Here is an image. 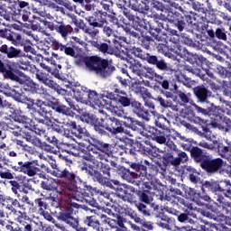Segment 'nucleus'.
<instances>
[{
  "label": "nucleus",
  "mask_w": 231,
  "mask_h": 231,
  "mask_svg": "<svg viewBox=\"0 0 231 231\" xmlns=\"http://www.w3.org/2000/svg\"><path fill=\"white\" fill-rule=\"evenodd\" d=\"M56 192L63 198H69L80 203H88L90 207H97V201L91 198L93 187L88 185V182H85V186L80 183L61 182V188L57 189Z\"/></svg>",
  "instance_id": "1"
},
{
  "label": "nucleus",
  "mask_w": 231,
  "mask_h": 231,
  "mask_svg": "<svg viewBox=\"0 0 231 231\" xmlns=\"http://www.w3.org/2000/svg\"><path fill=\"white\" fill-rule=\"evenodd\" d=\"M191 106L197 113L208 115L212 120L210 125L215 129H219V131H223V133H228V131H230V118L225 116V111L221 106H215L214 104H212L210 108L205 109L195 103L191 104Z\"/></svg>",
  "instance_id": "2"
},
{
  "label": "nucleus",
  "mask_w": 231,
  "mask_h": 231,
  "mask_svg": "<svg viewBox=\"0 0 231 231\" xmlns=\"http://www.w3.org/2000/svg\"><path fill=\"white\" fill-rule=\"evenodd\" d=\"M79 62L85 64L88 71H92L97 77H100V79H107V77H111L113 71L116 69L114 66L109 65L107 60H104L98 56L83 57L80 58Z\"/></svg>",
  "instance_id": "3"
},
{
  "label": "nucleus",
  "mask_w": 231,
  "mask_h": 231,
  "mask_svg": "<svg viewBox=\"0 0 231 231\" xmlns=\"http://www.w3.org/2000/svg\"><path fill=\"white\" fill-rule=\"evenodd\" d=\"M159 199L161 201H167L166 207L164 210L168 212V214H171L172 216H177V219L180 223H189L190 225L194 224V220H192L189 215L185 213H180L178 209L182 208V207H186V208H191L190 204L187 203L184 199L180 197H169L165 195H160Z\"/></svg>",
  "instance_id": "4"
},
{
  "label": "nucleus",
  "mask_w": 231,
  "mask_h": 231,
  "mask_svg": "<svg viewBox=\"0 0 231 231\" xmlns=\"http://www.w3.org/2000/svg\"><path fill=\"white\" fill-rule=\"evenodd\" d=\"M176 14L171 10H164L162 14H153V21L150 23V33H160L162 30H169V23H173Z\"/></svg>",
  "instance_id": "5"
},
{
  "label": "nucleus",
  "mask_w": 231,
  "mask_h": 231,
  "mask_svg": "<svg viewBox=\"0 0 231 231\" xmlns=\"http://www.w3.org/2000/svg\"><path fill=\"white\" fill-rule=\"evenodd\" d=\"M185 17L181 15H178L174 21L172 22L173 24H175L176 28L179 30V32H183L185 30V27L187 26V23L189 24H198V26H200L202 28L203 32L204 30H207L208 28V25L203 23H205V16H201L200 14L190 13V14H184ZM187 21V23H185Z\"/></svg>",
  "instance_id": "6"
},
{
  "label": "nucleus",
  "mask_w": 231,
  "mask_h": 231,
  "mask_svg": "<svg viewBox=\"0 0 231 231\" xmlns=\"http://www.w3.org/2000/svg\"><path fill=\"white\" fill-rule=\"evenodd\" d=\"M151 35L158 41L157 51L159 53H162L164 57H168V59H171L172 60H176L178 55L181 56V50L178 49V47L172 48L167 46V39L162 36L160 32H153Z\"/></svg>",
  "instance_id": "7"
},
{
  "label": "nucleus",
  "mask_w": 231,
  "mask_h": 231,
  "mask_svg": "<svg viewBox=\"0 0 231 231\" xmlns=\"http://www.w3.org/2000/svg\"><path fill=\"white\" fill-rule=\"evenodd\" d=\"M87 162H90V163L94 164L96 169L101 171V172L108 176V178H111V167L107 164V162H109V152L94 153L88 157Z\"/></svg>",
  "instance_id": "8"
},
{
  "label": "nucleus",
  "mask_w": 231,
  "mask_h": 231,
  "mask_svg": "<svg viewBox=\"0 0 231 231\" xmlns=\"http://www.w3.org/2000/svg\"><path fill=\"white\" fill-rule=\"evenodd\" d=\"M14 122H18V124H23L25 129L33 131V133H35V134H37L38 136L45 138L48 134V133H46V127L39 124H35L31 118L21 114L14 116Z\"/></svg>",
  "instance_id": "9"
},
{
  "label": "nucleus",
  "mask_w": 231,
  "mask_h": 231,
  "mask_svg": "<svg viewBox=\"0 0 231 231\" xmlns=\"http://www.w3.org/2000/svg\"><path fill=\"white\" fill-rule=\"evenodd\" d=\"M85 142H88L90 145L93 147H96L97 150L92 149L88 153H86L83 158L84 160L88 161V158L93 156L94 154H106V152H111V150H109V143H106L104 142L98 141L97 138L90 137L88 135L87 139H85Z\"/></svg>",
  "instance_id": "10"
},
{
  "label": "nucleus",
  "mask_w": 231,
  "mask_h": 231,
  "mask_svg": "<svg viewBox=\"0 0 231 231\" xmlns=\"http://www.w3.org/2000/svg\"><path fill=\"white\" fill-rule=\"evenodd\" d=\"M22 86L23 91L30 93V95H43L44 97L48 95V91H46L44 87L40 86L39 83L33 81V79L27 75H24Z\"/></svg>",
  "instance_id": "11"
},
{
  "label": "nucleus",
  "mask_w": 231,
  "mask_h": 231,
  "mask_svg": "<svg viewBox=\"0 0 231 231\" xmlns=\"http://www.w3.org/2000/svg\"><path fill=\"white\" fill-rule=\"evenodd\" d=\"M50 74L39 70L36 69V73H35V79L42 84H44V86H47V88H50L51 89H53L54 91H57L59 95H66V89H63L57 84L55 81L52 79H50Z\"/></svg>",
  "instance_id": "12"
},
{
  "label": "nucleus",
  "mask_w": 231,
  "mask_h": 231,
  "mask_svg": "<svg viewBox=\"0 0 231 231\" xmlns=\"http://www.w3.org/2000/svg\"><path fill=\"white\" fill-rule=\"evenodd\" d=\"M108 17H111V14H108L107 12L97 10L91 16L85 17V20L88 22L89 26L104 28L107 24Z\"/></svg>",
  "instance_id": "13"
},
{
  "label": "nucleus",
  "mask_w": 231,
  "mask_h": 231,
  "mask_svg": "<svg viewBox=\"0 0 231 231\" xmlns=\"http://www.w3.org/2000/svg\"><path fill=\"white\" fill-rule=\"evenodd\" d=\"M59 124H62V125H66L67 127H70L72 129V134L79 140H88V136H89V133L85 127L80 125H77V122L71 121L69 119H63L61 121H58Z\"/></svg>",
  "instance_id": "14"
},
{
  "label": "nucleus",
  "mask_w": 231,
  "mask_h": 231,
  "mask_svg": "<svg viewBox=\"0 0 231 231\" xmlns=\"http://www.w3.org/2000/svg\"><path fill=\"white\" fill-rule=\"evenodd\" d=\"M57 219L63 221V223H66V225H69V226H71V228L77 231H88L86 227H80L79 226V218L72 217L69 211L60 212L57 216Z\"/></svg>",
  "instance_id": "15"
},
{
  "label": "nucleus",
  "mask_w": 231,
  "mask_h": 231,
  "mask_svg": "<svg viewBox=\"0 0 231 231\" xmlns=\"http://www.w3.org/2000/svg\"><path fill=\"white\" fill-rule=\"evenodd\" d=\"M91 44L92 46H94V48H97L101 53H106L107 55H116V57H120V50L118 49V46L120 45L114 44V46H112L107 43L98 42L95 41L92 42Z\"/></svg>",
  "instance_id": "16"
},
{
  "label": "nucleus",
  "mask_w": 231,
  "mask_h": 231,
  "mask_svg": "<svg viewBox=\"0 0 231 231\" xmlns=\"http://www.w3.org/2000/svg\"><path fill=\"white\" fill-rule=\"evenodd\" d=\"M101 28H103V35L112 39V42L116 46H124V42H127V38L124 36H117L116 32H115V30H113L109 25H104Z\"/></svg>",
  "instance_id": "17"
},
{
  "label": "nucleus",
  "mask_w": 231,
  "mask_h": 231,
  "mask_svg": "<svg viewBox=\"0 0 231 231\" xmlns=\"http://www.w3.org/2000/svg\"><path fill=\"white\" fill-rule=\"evenodd\" d=\"M106 131L111 133V134H120L124 133V126H122V121L116 119V117H107L105 119Z\"/></svg>",
  "instance_id": "18"
},
{
  "label": "nucleus",
  "mask_w": 231,
  "mask_h": 231,
  "mask_svg": "<svg viewBox=\"0 0 231 231\" xmlns=\"http://www.w3.org/2000/svg\"><path fill=\"white\" fill-rule=\"evenodd\" d=\"M87 104H89L94 109L99 108L102 109L105 106L106 99H102L101 97L95 90L88 89L87 92Z\"/></svg>",
  "instance_id": "19"
},
{
  "label": "nucleus",
  "mask_w": 231,
  "mask_h": 231,
  "mask_svg": "<svg viewBox=\"0 0 231 231\" xmlns=\"http://www.w3.org/2000/svg\"><path fill=\"white\" fill-rule=\"evenodd\" d=\"M72 23L75 24V26H78V28H80L84 32V33H87L88 35H89L91 39H95L97 35L100 33V31L97 29V27L95 26L89 27L86 25V23H84V21L82 20L79 22V20L77 19V16L75 15H72Z\"/></svg>",
  "instance_id": "20"
},
{
  "label": "nucleus",
  "mask_w": 231,
  "mask_h": 231,
  "mask_svg": "<svg viewBox=\"0 0 231 231\" xmlns=\"http://www.w3.org/2000/svg\"><path fill=\"white\" fill-rule=\"evenodd\" d=\"M223 159L217 158V159H208L206 162L200 164V167L207 171L208 172H216L223 167Z\"/></svg>",
  "instance_id": "21"
},
{
  "label": "nucleus",
  "mask_w": 231,
  "mask_h": 231,
  "mask_svg": "<svg viewBox=\"0 0 231 231\" xmlns=\"http://www.w3.org/2000/svg\"><path fill=\"white\" fill-rule=\"evenodd\" d=\"M0 51L7 55V59H21V57H24V52L21 49L14 46L8 47L6 44L0 45Z\"/></svg>",
  "instance_id": "22"
},
{
  "label": "nucleus",
  "mask_w": 231,
  "mask_h": 231,
  "mask_svg": "<svg viewBox=\"0 0 231 231\" xmlns=\"http://www.w3.org/2000/svg\"><path fill=\"white\" fill-rule=\"evenodd\" d=\"M177 57H182V59L189 62V64H198V62H205V60H207L205 57L194 54L185 48L180 50V55H177Z\"/></svg>",
  "instance_id": "23"
},
{
  "label": "nucleus",
  "mask_w": 231,
  "mask_h": 231,
  "mask_svg": "<svg viewBox=\"0 0 231 231\" xmlns=\"http://www.w3.org/2000/svg\"><path fill=\"white\" fill-rule=\"evenodd\" d=\"M226 143L227 145L218 143L217 149L218 155L221 156V158L227 160L228 163L230 164L227 171L231 174V142L228 143V141H226Z\"/></svg>",
  "instance_id": "24"
},
{
  "label": "nucleus",
  "mask_w": 231,
  "mask_h": 231,
  "mask_svg": "<svg viewBox=\"0 0 231 231\" xmlns=\"http://www.w3.org/2000/svg\"><path fill=\"white\" fill-rule=\"evenodd\" d=\"M61 180H66V181H70L69 183H80V185L82 187H86V181L81 180L80 178H79L75 172H73V171L71 170H68V169H63L61 170V176H60Z\"/></svg>",
  "instance_id": "25"
},
{
  "label": "nucleus",
  "mask_w": 231,
  "mask_h": 231,
  "mask_svg": "<svg viewBox=\"0 0 231 231\" xmlns=\"http://www.w3.org/2000/svg\"><path fill=\"white\" fill-rule=\"evenodd\" d=\"M29 5L28 2L20 0H0L1 8H13L14 12L16 6H19L21 10H26Z\"/></svg>",
  "instance_id": "26"
},
{
  "label": "nucleus",
  "mask_w": 231,
  "mask_h": 231,
  "mask_svg": "<svg viewBox=\"0 0 231 231\" xmlns=\"http://www.w3.org/2000/svg\"><path fill=\"white\" fill-rule=\"evenodd\" d=\"M103 107H106L107 111L111 112L114 116H118V118H124V120H127L129 118L127 116V113L124 111V107L115 106L112 102H105Z\"/></svg>",
  "instance_id": "27"
},
{
  "label": "nucleus",
  "mask_w": 231,
  "mask_h": 231,
  "mask_svg": "<svg viewBox=\"0 0 231 231\" xmlns=\"http://www.w3.org/2000/svg\"><path fill=\"white\" fill-rule=\"evenodd\" d=\"M132 107L134 108V113L143 120H145L146 122H149L151 120V114L149 113V110L145 109L142 103L134 101L132 103Z\"/></svg>",
  "instance_id": "28"
},
{
  "label": "nucleus",
  "mask_w": 231,
  "mask_h": 231,
  "mask_svg": "<svg viewBox=\"0 0 231 231\" xmlns=\"http://www.w3.org/2000/svg\"><path fill=\"white\" fill-rule=\"evenodd\" d=\"M116 93V102H118L123 106V107H129L131 106V97L127 93L120 88H116L114 90Z\"/></svg>",
  "instance_id": "29"
},
{
  "label": "nucleus",
  "mask_w": 231,
  "mask_h": 231,
  "mask_svg": "<svg viewBox=\"0 0 231 231\" xmlns=\"http://www.w3.org/2000/svg\"><path fill=\"white\" fill-rule=\"evenodd\" d=\"M148 133L151 134V138L157 142V143H166L167 138L165 137V132H162L161 130H158V128L155 127H150L148 130Z\"/></svg>",
  "instance_id": "30"
},
{
  "label": "nucleus",
  "mask_w": 231,
  "mask_h": 231,
  "mask_svg": "<svg viewBox=\"0 0 231 231\" xmlns=\"http://www.w3.org/2000/svg\"><path fill=\"white\" fill-rule=\"evenodd\" d=\"M134 183L139 187V189H147L148 190L152 189V182L147 178V173L142 175L138 174V177H135Z\"/></svg>",
  "instance_id": "31"
},
{
  "label": "nucleus",
  "mask_w": 231,
  "mask_h": 231,
  "mask_svg": "<svg viewBox=\"0 0 231 231\" xmlns=\"http://www.w3.org/2000/svg\"><path fill=\"white\" fill-rule=\"evenodd\" d=\"M131 8L134 12H139V14H147L149 12V3L143 0H132Z\"/></svg>",
  "instance_id": "32"
},
{
  "label": "nucleus",
  "mask_w": 231,
  "mask_h": 231,
  "mask_svg": "<svg viewBox=\"0 0 231 231\" xmlns=\"http://www.w3.org/2000/svg\"><path fill=\"white\" fill-rule=\"evenodd\" d=\"M123 14L128 21H132V23H135L139 28H145V21L143 19L140 18L139 16H136L127 8L122 9Z\"/></svg>",
  "instance_id": "33"
},
{
  "label": "nucleus",
  "mask_w": 231,
  "mask_h": 231,
  "mask_svg": "<svg viewBox=\"0 0 231 231\" xmlns=\"http://www.w3.org/2000/svg\"><path fill=\"white\" fill-rule=\"evenodd\" d=\"M62 182L63 181L59 179L48 177L45 180L41 181V187L43 190H55V189H57V187H55V183H58L60 189H62Z\"/></svg>",
  "instance_id": "34"
},
{
  "label": "nucleus",
  "mask_w": 231,
  "mask_h": 231,
  "mask_svg": "<svg viewBox=\"0 0 231 231\" xmlns=\"http://www.w3.org/2000/svg\"><path fill=\"white\" fill-rule=\"evenodd\" d=\"M88 89L89 88L82 87L80 85L73 87L72 92L74 95V98H76L78 102H84V100H86Z\"/></svg>",
  "instance_id": "35"
},
{
  "label": "nucleus",
  "mask_w": 231,
  "mask_h": 231,
  "mask_svg": "<svg viewBox=\"0 0 231 231\" xmlns=\"http://www.w3.org/2000/svg\"><path fill=\"white\" fill-rule=\"evenodd\" d=\"M128 68L132 71L133 75L136 77H140L142 79V75L143 73V69L145 66H143L140 61L136 60H132L128 62Z\"/></svg>",
  "instance_id": "36"
},
{
  "label": "nucleus",
  "mask_w": 231,
  "mask_h": 231,
  "mask_svg": "<svg viewBox=\"0 0 231 231\" xmlns=\"http://www.w3.org/2000/svg\"><path fill=\"white\" fill-rule=\"evenodd\" d=\"M10 214L13 216L14 221H17V223H20V225H22V228H24V224L33 225V223L30 221V217H28V216L26 215V212L16 210V211H13ZM27 219L30 222H26Z\"/></svg>",
  "instance_id": "37"
},
{
  "label": "nucleus",
  "mask_w": 231,
  "mask_h": 231,
  "mask_svg": "<svg viewBox=\"0 0 231 231\" xmlns=\"http://www.w3.org/2000/svg\"><path fill=\"white\" fill-rule=\"evenodd\" d=\"M191 157L193 158L194 162H197V163H204V162H207L208 158L207 155H205V152H203V150L198 147H193L190 150Z\"/></svg>",
  "instance_id": "38"
},
{
  "label": "nucleus",
  "mask_w": 231,
  "mask_h": 231,
  "mask_svg": "<svg viewBox=\"0 0 231 231\" xmlns=\"http://www.w3.org/2000/svg\"><path fill=\"white\" fill-rule=\"evenodd\" d=\"M52 50H55L56 51H63L65 55H69L70 57H77V52H75L73 47L69 44L64 45L60 42L55 43Z\"/></svg>",
  "instance_id": "39"
},
{
  "label": "nucleus",
  "mask_w": 231,
  "mask_h": 231,
  "mask_svg": "<svg viewBox=\"0 0 231 231\" xmlns=\"http://www.w3.org/2000/svg\"><path fill=\"white\" fill-rule=\"evenodd\" d=\"M84 225L93 228L95 231H104V228L100 226V221L93 216H88L84 217Z\"/></svg>",
  "instance_id": "40"
},
{
  "label": "nucleus",
  "mask_w": 231,
  "mask_h": 231,
  "mask_svg": "<svg viewBox=\"0 0 231 231\" xmlns=\"http://www.w3.org/2000/svg\"><path fill=\"white\" fill-rule=\"evenodd\" d=\"M194 94L199 102H207V99L212 95V92L208 91L205 87H197L194 88Z\"/></svg>",
  "instance_id": "41"
},
{
  "label": "nucleus",
  "mask_w": 231,
  "mask_h": 231,
  "mask_svg": "<svg viewBox=\"0 0 231 231\" xmlns=\"http://www.w3.org/2000/svg\"><path fill=\"white\" fill-rule=\"evenodd\" d=\"M16 172H23L30 177L33 172V168L30 165V162H18V166H13Z\"/></svg>",
  "instance_id": "42"
},
{
  "label": "nucleus",
  "mask_w": 231,
  "mask_h": 231,
  "mask_svg": "<svg viewBox=\"0 0 231 231\" xmlns=\"http://www.w3.org/2000/svg\"><path fill=\"white\" fill-rule=\"evenodd\" d=\"M187 71H189V73H192L193 75H197V77H199L202 80H207L211 89H215V90L219 89V86L216 85V83L212 82L211 80H208V78H207V75L201 73V70L198 69L188 68Z\"/></svg>",
  "instance_id": "43"
},
{
  "label": "nucleus",
  "mask_w": 231,
  "mask_h": 231,
  "mask_svg": "<svg viewBox=\"0 0 231 231\" xmlns=\"http://www.w3.org/2000/svg\"><path fill=\"white\" fill-rule=\"evenodd\" d=\"M215 199H216V203L217 205H218V207H220L223 210V214H228V209L226 208H230L231 207V202H229L228 200H226V199H225V197H223L221 194H217V196H215Z\"/></svg>",
  "instance_id": "44"
},
{
  "label": "nucleus",
  "mask_w": 231,
  "mask_h": 231,
  "mask_svg": "<svg viewBox=\"0 0 231 231\" xmlns=\"http://www.w3.org/2000/svg\"><path fill=\"white\" fill-rule=\"evenodd\" d=\"M16 68L23 71H29L30 73H35V70H37V68L34 65L30 64V61L24 60L17 61Z\"/></svg>",
  "instance_id": "45"
},
{
  "label": "nucleus",
  "mask_w": 231,
  "mask_h": 231,
  "mask_svg": "<svg viewBox=\"0 0 231 231\" xmlns=\"http://www.w3.org/2000/svg\"><path fill=\"white\" fill-rule=\"evenodd\" d=\"M30 15H32V13L30 12V8L27 7V9H20L18 12L16 11L14 18L17 23H21V19L26 23V21H30Z\"/></svg>",
  "instance_id": "46"
},
{
  "label": "nucleus",
  "mask_w": 231,
  "mask_h": 231,
  "mask_svg": "<svg viewBox=\"0 0 231 231\" xmlns=\"http://www.w3.org/2000/svg\"><path fill=\"white\" fill-rule=\"evenodd\" d=\"M175 88V93L177 97L180 98V102L183 104V106H187V104H193L192 99L190 98L191 95L190 93H185L181 90H178V86H174Z\"/></svg>",
  "instance_id": "47"
},
{
  "label": "nucleus",
  "mask_w": 231,
  "mask_h": 231,
  "mask_svg": "<svg viewBox=\"0 0 231 231\" xmlns=\"http://www.w3.org/2000/svg\"><path fill=\"white\" fill-rule=\"evenodd\" d=\"M5 201H9V203H11L7 204L5 207L6 210H9L10 214L17 211L16 208H23V205H21L19 200L13 199L12 197H5Z\"/></svg>",
  "instance_id": "48"
},
{
  "label": "nucleus",
  "mask_w": 231,
  "mask_h": 231,
  "mask_svg": "<svg viewBox=\"0 0 231 231\" xmlns=\"http://www.w3.org/2000/svg\"><path fill=\"white\" fill-rule=\"evenodd\" d=\"M57 33H60L63 39H66L73 32L71 25H66L64 23H58Z\"/></svg>",
  "instance_id": "49"
},
{
  "label": "nucleus",
  "mask_w": 231,
  "mask_h": 231,
  "mask_svg": "<svg viewBox=\"0 0 231 231\" xmlns=\"http://www.w3.org/2000/svg\"><path fill=\"white\" fill-rule=\"evenodd\" d=\"M155 125L160 127V129H163V131L167 130L169 125H171V121L165 117L163 115L157 116V119L155 120Z\"/></svg>",
  "instance_id": "50"
},
{
  "label": "nucleus",
  "mask_w": 231,
  "mask_h": 231,
  "mask_svg": "<svg viewBox=\"0 0 231 231\" xmlns=\"http://www.w3.org/2000/svg\"><path fill=\"white\" fill-rule=\"evenodd\" d=\"M0 10H2L1 15L2 17H4V19H5V21H12V20L15 21L16 11H14L13 8L0 6Z\"/></svg>",
  "instance_id": "51"
},
{
  "label": "nucleus",
  "mask_w": 231,
  "mask_h": 231,
  "mask_svg": "<svg viewBox=\"0 0 231 231\" xmlns=\"http://www.w3.org/2000/svg\"><path fill=\"white\" fill-rule=\"evenodd\" d=\"M118 197L123 201H126V203H130V205H136V197L134 194H132L127 189H124V194H118Z\"/></svg>",
  "instance_id": "52"
},
{
  "label": "nucleus",
  "mask_w": 231,
  "mask_h": 231,
  "mask_svg": "<svg viewBox=\"0 0 231 231\" xmlns=\"http://www.w3.org/2000/svg\"><path fill=\"white\" fill-rule=\"evenodd\" d=\"M202 229L205 231H231L230 228L223 224H206V226H204V228L202 227Z\"/></svg>",
  "instance_id": "53"
},
{
  "label": "nucleus",
  "mask_w": 231,
  "mask_h": 231,
  "mask_svg": "<svg viewBox=\"0 0 231 231\" xmlns=\"http://www.w3.org/2000/svg\"><path fill=\"white\" fill-rule=\"evenodd\" d=\"M175 79L178 80V82H181L184 86H186V88H192V80L187 77V75L183 73L176 74Z\"/></svg>",
  "instance_id": "54"
},
{
  "label": "nucleus",
  "mask_w": 231,
  "mask_h": 231,
  "mask_svg": "<svg viewBox=\"0 0 231 231\" xmlns=\"http://www.w3.org/2000/svg\"><path fill=\"white\" fill-rule=\"evenodd\" d=\"M130 167L134 169L135 172V178H138V174L142 176V174H147V167L143 166V164H138L136 162H133Z\"/></svg>",
  "instance_id": "55"
},
{
  "label": "nucleus",
  "mask_w": 231,
  "mask_h": 231,
  "mask_svg": "<svg viewBox=\"0 0 231 231\" xmlns=\"http://www.w3.org/2000/svg\"><path fill=\"white\" fill-rule=\"evenodd\" d=\"M154 77H156V71L151 67L144 66L142 79H148L149 80H152Z\"/></svg>",
  "instance_id": "56"
},
{
  "label": "nucleus",
  "mask_w": 231,
  "mask_h": 231,
  "mask_svg": "<svg viewBox=\"0 0 231 231\" xmlns=\"http://www.w3.org/2000/svg\"><path fill=\"white\" fill-rule=\"evenodd\" d=\"M123 214L134 219V223H140V217L136 214V211L133 210L131 208H123Z\"/></svg>",
  "instance_id": "57"
},
{
  "label": "nucleus",
  "mask_w": 231,
  "mask_h": 231,
  "mask_svg": "<svg viewBox=\"0 0 231 231\" xmlns=\"http://www.w3.org/2000/svg\"><path fill=\"white\" fill-rule=\"evenodd\" d=\"M135 207L138 212L143 215L144 217H149L151 216V209H149V208H147L143 203L137 202L135 203Z\"/></svg>",
  "instance_id": "58"
},
{
  "label": "nucleus",
  "mask_w": 231,
  "mask_h": 231,
  "mask_svg": "<svg viewBox=\"0 0 231 231\" xmlns=\"http://www.w3.org/2000/svg\"><path fill=\"white\" fill-rule=\"evenodd\" d=\"M5 95H6V97H12L13 98H15L16 100H21V92L15 90V88H7L5 90Z\"/></svg>",
  "instance_id": "59"
},
{
  "label": "nucleus",
  "mask_w": 231,
  "mask_h": 231,
  "mask_svg": "<svg viewBox=\"0 0 231 231\" xmlns=\"http://www.w3.org/2000/svg\"><path fill=\"white\" fill-rule=\"evenodd\" d=\"M56 111V113H60L61 115H64L65 116H71V115H73V112L71 111V109H69V107L61 105L60 103V105L57 106L56 109L54 110Z\"/></svg>",
  "instance_id": "60"
},
{
  "label": "nucleus",
  "mask_w": 231,
  "mask_h": 231,
  "mask_svg": "<svg viewBox=\"0 0 231 231\" xmlns=\"http://www.w3.org/2000/svg\"><path fill=\"white\" fill-rule=\"evenodd\" d=\"M35 205L38 208V214H44L46 212V208H48V204L42 200V199H36L34 200Z\"/></svg>",
  "instance_id": "61"
},
{
  "label": "nucleus",
  "mask_w": 231,
  "mask_h": 231,
  "mask_svg": "<svg viewBox=\"0 0 231 231\" xmlns=\"http://www.w3.org/2000/svg\"><path fill=\"white\" fill-rule=\"evenodd\" d=\"M6 75L10 80H14V82H18V84H23L24 80V74H22L21 76H17L15 73H14L12 70H8L6 72Z\"/></svg>",
  "instance_id": "62"
},
{
  "label": "nucleus",
  "mask_w": 231,
  "mask_h": 231,
  "mask_svg": "<svg viewBox=\"0 0 231 231\" xmlns=\"http://www.w3.org/2000/svg\"><path fill=\"white\" fill-rule=\"evenodd\" d=\"M192 8L197 12H201V14H206L207 11L210 10L208 9L205 2L204 4H201L199 2H192Z\"/></svg>",
  "instance_id": "63"
},
{
  "label": "nucleus",
  "mask_w": 231,
  "mask_h": 231,
  "mask_svg": "<svg viewBox=\"0 0 231 231\" xmlns=\"http://www.w3.org/2000/svg\"><path fill=\"white\" fill-rule=\"evenodd\" d=\"M184 196L187 198V199H191L194 201L196 199V190L194 189L189 188V187H184Z\"/></svg>",
  "instance_id": "64"
}]
</instances>
